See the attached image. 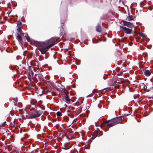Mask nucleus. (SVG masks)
<instances>
[{
	"instance_id": "34",
	"label": "nucleus",
	"mask_w": 153,
	"mask_h": 153,
	"mask_svg": "<svg viewBox=\"0 0 153 153\" xmlns=\"http://www.w3.org/2000/svg\"><path fill=\"white\" fill-rule=\"evenodd\" d=\"M97 90V89H94L93 90V91L94 93H95V92L94 91H95V90Z\"/></svg>"
},
{
	"instance_id": "38",
	"label": "nucleus",
	"mask_w": 153,
	"mask_h": 153,
	"mask_svg": "<svg viewBox=\"0 0 153 153\" xmlns=\"http://www.w3.org/2000/svg\"><path fill=\"white\" fill-rule=\"evenodd\" d=\"M97 131H99L100 130V129L99 128H97Z\"/></svg>"
},
{
	"instance_id": "56",
	"label": "nucleus",
	"mask_w": 153,
	"mask_h": 153,
	"mask_svg": "<svg viewBox=\"0 0 153 153\" xmlns=\"http://www.w3.org/2000/svg\"><path fill=\"white\" fill-rule=\"evenodd\" d=\"M12 69V70H13V69L12 68V69Z\"/></svg>"
},
{
	"instance_id": "16",
	"label": "nucleus",
	"mask_w": 153,
	"mask_h": 153,
	"mask_svg": "<svg viewBox=\"0 0 153 153\" xmlns=\"http://www.w3.org/2000/svg\"><path fill=\"white\" fill-rule=\"evenodd\" d=\"M17 27H18L17 30L18 32L22 30L21 26H17Z\"/></svg>"
},
{
	"instance_id": "49",
	"label": "nucleus",
	"mask_w": 153,
	"mask_h": 153,
	"mask_svg": "<svg viewBox=\"0 0 153 153\" xmlns=\"http://www.w3.org/2000/svg\"><path fill=\"white\" fill-rule=\"evenodd\" d=\"M101 124L102 125V124H103V123H102V124Z\"/></svg>"
},
{
	"instance_id": "3",
	"label": "nucleus",
	"mask_w": 153,
	"mask_h": 153,
	"mask_svg": "<svg viewBox=\"0 0 153 153\" xmlns=\"http://www.w3.org/2000/svg\"><path fill=\"white\" fill-rule=\"evenodd\" d=\"M67 16L66 15L65 16L64 18H63L62 16H61V26H60V33L59 35L60 36H62L63 34V27L64 26V23L65 22V21L66 20V17H67Z\"/></svg>"
},
{
	"instance_id": "45",
	"label": "nucleus",
	"mask_w": 153,
	"mask_h": 153,
	"mask_svg": "<svg viewBox=\"0 0 153 153\" xmlns=\"http://www.w3.org/2000/svg\"><path fill=\"white\" fill-rule=\"evenodd\" d=\"M95 137L93 138V137H92L91 138H92L93 139H94Z\"/></svg>"
},
{
	"instance_id": "39",
	"label": "nucleus",
	"mask_w": 153,
	"mask_h": 153,
	"mask_svg": "<svg viewBox=\"0 0 153 153\" xmlns=\"http://www.w3.org/2000/svg\"><path fill=\"white\" fill-rule=\"evenodd\" d=\"M103 78H104V79H106V77L105 78L104 76L103 77Z\"/></svg>"
},
{
	"instance_id": "22",
	"label": "nucleus",
	"mask_w": 153,
	"mask_h": 153,
	"mask_svg": "<svg viewBox=\"0 0 153 153\" xmlns=\"http://www.w3.org/2000/svg\"><path fill=\"white\" fill-rule=\"evenodd\" d=\"M127 18H128V20L129 21H130L131 20H133V18H131V17H129L128 16L127 17Z\"/></svg>"
},
{
	"instance_id": "53",
	"label": "nucleus",
	"mask_w": 153,
	"mask_h": 153,
	"mask_svg": "<svg viewBox=\"0 0 153 153\" xmlns=\"http://www.w3.org/2000/svg\"><path fill=\"white\" fill-rule=\"evenodd\" d=\"M7 14H9V13H7Z\"/></svg>"
},
{
	"instance_id": "47",
	"label": "nucleus",
	"mask_w": 153,
	"mask_h": 153,
	"mask_svg": "<svg viewBox=\"0 0 153 153\" xmlns=\"http://www.w3.org/2000/svg\"><path fill=\"white\" fill-rule=\"evenodd\" d=\"M58 125H56V127H57V126H58Z\"/></svg>"
},
{
	"instance_id": "8",
	"label": "nucleus",
	"mask_w": 153,
	"mask_h": 153,
	"mask_svg": "<svg viewBox=\"0 0 153 153\" xmlns=\"http://www.w3.org/2000/svg\"><path fill=\"white\" fill-rule=\"evenodd\" d=\"M144 74L146 76H149L151 74V72L148 70H145L144 71Z\"/></svg>"
},
{
	"instance_id": "25",
	"label": "nucleus",
	"mask_w": 153,
	"mask_h": 153,
	"mask_svg": "<svg viewBox=\"0 0 153 153\" xmlns=\"http://www.w3.org/2000/svg\"><path fill=\"white\" fill-rule=\"evenodd\" d=\"M45 79H47V80L49 79H50V76H46L45 77Z\"/></svg>"
},
{
	"instance_id": "35",
	"label": "nucleus",
	"mask_w": 153,
	"mask_h": 153,
	"mask_svg": "<svg viewBox=\"0 0 153 153\" xmlns=\"http://www.w3.org/2000/svg\"><path fill=\"white\" fill-rule=\"evenodd\" d=\"M16 119H15L14 120V121H13V123L14 124H16V123H15V122H16Z\"/></svg>"
},
{
	"instance_id": "54",
	"label": "nucleus",
	"mask_w": 153,
	"mask_h": 153,
	"mask_svg": "<svg viewBox=\"0 0 153 153\" xmlns=\"http://www.w3.org/2000/svg\"><path fill=\"white\" fill-rule=\"evenodd\" d=\"M123 40V39H122V42H123V40Z\"/></svg>"
},
{
	"instance_id": "30",
	"label": "nucleus",
	"mask_w": 153,
	"mask_h": 153,
	"mask_svg": "<svg viewBox=\"0 0 153 153\" xmlns=\"http://www.w3.org/2000/svg\"><path fill=\"white\" fill-rule=\"evenodd\" d=\"M140 49L141 50H143L144 49V48H143L142 46H140Z\"/></svg>"
},
{
	"instance_id": "29",
	"label": "nucleus",
	"mask_w": 153,
	"mask_h": 153,
	"mask_svg": "<svg viewBox=\"0 0 153 153\" xmlns=\"http://www.w3.org/2000/svg\"><path fill=\"white\" fill-rule=\"evenodd\" d=\"M143 55H144L145 56H147V54L146 53H144L143 54Z\"/></svg>"
},
{
	"instance_id": "19",
	"label": "nucleus",
	"mask_w": 153,
	"mask_h": 153,
	"mask_svg": "<svg viewBox=\"0 0 153 153\" xmlns=\"http://www.w3.org/2000/svg\"><path fill=\"white\" fill-rule=\"evenodd\" d=\"M151 90H153V88L152 87H151L150 88L147 89L146 90V91L147 92H149Z\"/></svg>"
},
{
	"instance_id": "17",
	"label": "nucleus",
	"mask_w": 153,
	"mask_h": 153,
	"mask_svg": "<svg viewBox=\"0 0 153 153\" xmlns=\"http://www.w3.org/2000/svg\"><path fill=\"white\" fill-rule=\"evenodd\" d=\"M22 24L21 22L20 21H19L17 23V26H21Z\"/></svg>"
},
{
	"instance_id": "6",
	"label": "nucleus",
	"mask_w": 153,
	"mask_h": 153,
	"mask_svg": "<svg viewBox=\"0 0 153 153\" xmlns=\"http://www.w3.org/2000/svg\"><path fill=\"white\" fill-rule=\"evenodd\" d=\"M64 97L67 103H69L71 102V101L73 102V101L71 99L69 98L68 95L65 92Z\"/></svg>"
},
{
	"instance_id": "33",
	"label": "nucleus",
	"mask_w": 153,
	"mask_h": 153,
	"mask_svg": "<svg viewBox=\"0 0 153 153\" xmlns=\"http://www.w3.org/2000/svg\"><path fill=\"white\" fill-rule=\"evenodd\" d=\"M42 110H45V108H41V107H40Z\"/></svg>"
},
{
	"instance_id": "4",
	"label": "nucleus",
	"mask_w": 153,
	"mask_h": 153,
	"mask_svg": "<svg viewBox=\"0 0 153 153\" xmlns=\"http://www.w3.org/2000/svg\"><path fill=\"white\" fill-rule=\"evenodd\" d=\"M43 111L41 110L36 111V113L30 115L28 117V119L35 118L39 117L42 113Z\"/></svg>"
},
{
	"instance_id": "18",
	"label": "nucleus",
	"mask_w": 153,
	"mask_h": 153,
	"mask_svg": "<svg viewBox=\"0 0 153 153\" xmlns=\"http://www.w3.org/2000/svg\"><path fill=\"white\" fill-rule=\"evenodd\" d=\"M56 115L57 116H62V114L60 111H58L56 113Z\"/></svg>"
},
{
	"instance_id": "50",
	"label": "nucleus",
	"mask_w": 153,
	"mask_h": 153,
	"mask_svg": "<svg viewBox=\"0 0 153 153\" xmlns=\"http://www.w3.org/2000/svg\"><path fill=\"white\" fill-rule=\"evenodd\" d=\"M79 64H77V65H79Z\"/></svg>"
},
{
	"instance_id": "7",
	"label": "nucleus",
	"mask_w": 153,
	"mask_h": 153,
	"mask_svg": "<svg viewBox=\"0 0 153 153\" xmlns=\"http://www.w3.org/2000/svg\"><path fill=\"white\" fill-rule=\"evenodd\" d=\"M123 25L128 27H131L130 26L132 25V24L130 22L123 21Z\"/></svg>"
},
{
	"instance_id": "51",
	"label": "nucleus",
	"mask_w": 153,
	"mask_h": 153,
	"mask_svg": "<svg viewBox=\"0 0 153 153\" xmlns=\"http://www.w3.org/2000/svg\"><path fill=\"white\" fill-rule=\"evenodd\" d=\"M7 14H9V13H7Z\"/></svg>"
},
{
	"instance_id": "12",
	"label": "nucleus",
	"mask_w": 153,
	"mask_h": 153,
	"mask_svg": "<svg viewBox=\"0 0 153 153\" xmlns=\"http://www.w3.org/2000/svg\"><path fill=\"white\" fill-rule=\"evenodd\" d=\"M100 26L98 25L96 27V31L98 32H101L100 31Z\"/></svg>"
},
{
	"instance_id": "24",
	"label": "nucleus",
	"mask_w": 153,
	"mask_h": 153,
	"mask_svg": "<svg viewBox=\"0 0 153 153\" xmlns=\"http://www.w3.org/2000/svg\"><path fill=\"white\" fill-rule=\"evenodd\" d=\"M97 125H95V126H96V127H98V126H97ZM103 125H98V126H99V127H100V128H101L102 127V126H103Z\"/></svg>"
},
{
	"instance_id": "48",
	"label": "nucleus",
	"mask_w": 153,
	"mask_h": 153,
	"mask_svg": "<svg viewBox=\"0 0 153 153\" xmlns=\"http://www.w3.org/2000/svg\"><path fill=\"white\" fill-rule=\"evenodd\" d=\"M94 41L92 40V42L94 43Z\"/></svg>"
},
{
	"instance_id": "5",
	"label": "nucleus",
	"mask_w": 153,
	"mask_h": 153,
	"mask_svg": "<svg viewBox=\"0 0 153 153\" xmlns=\"http://www.w3.org/2000/svg\"><path fill=\"white\" fill-rule=\"evenodd\" d=\"M120 29L124 31L126 34H130L132 33V30L131 29L121 25L120 26Z\"/></svg>"
},
{
	"instance_id": "44",
	"label": "nucleus",
	"mask_w": 153,
	"mask_h": 153,
	"mask_svg": "<svg viewBox=\"0 0 153 153\" xmlns=\"http://www.w3.org/2000/svg\"><path fill=\"white\" fill-rule=\"evenodd\" d=\"M35 108H37V107H36V105H35Z\"/></svg>"
},
{
	"instance_id": "9",
	"label": "nucleus",
	"mask_w": 153,
	"mask_h": 153,
	"mask_svg": "<svg viewBox=\"0 0 153 153\" xmlns=\"http://www.w3.org/2000/svg\"><path fill=\"white\" fill-rule=\"evenodd\" d=\"M16 34H17L16 38L18 39V41L19 42L22 41V39L21 37V35H20L18 33H17Z\"/></svg>"
},
{
	"instance_id": "52",
	"label": "nucleus",
	"mask_w": 153,
	"mask_h": 153,
	"mask_svg": "<svg viewBox=\"0 0 153 153\" xmlns=\"http://www.w3.org/2000/svg\"><path fill=\"white\" fill-rule=\"evenodd\" d=\"M7 14H9V13H7Z\"/></svg>"
},
{
	"instance_id": "13",
	"label": "nucleus",
	"mask_w": 153,
	"mask_h": 153,
	"mask_svg": "<svg viewBox=\"0 0 153 153\" xmlns=\"http://www.w3.org/2000/svg\"><path fill=\"white\" fill-rule=\"evenodd\" d=\"M141 85L143 86V89L144 90L146 91L147 89V86L145 85L144 84V83H142L141 84Z\"/></svg>"
},
{
	"instance_id": "42",
	"label": "nucleus",
	"mask_w": 153,
	"mask_h": 153,
	"mask_svg": "<svg viewBox=\"0 0 153 153\" xmlns=\"http://www.w3.org/2000/svg\"><path fill=\"white\" fill-rule=\"evenodd\" d=\"M10 124H12V122H10Z\"/></svg>"
},
{
	"instance_id": "31",
	"label": "nucleus",
	"mask_w": 153,
	"mask_h": 153,
	"mask_svg": "<svg viewBox=\"0 0 153 153\" xmlns=\"http://www.w3.org/2000/svg\"><path fill=\"white\" fill-rule=\"evenodd\" d=\"M77 119H76V118H75L73 120V122L72 123V124L73 123V122H75V121H76V120Z\"/></svg>"
},
{
	"instance_id": "14",
	"label": "nucleus",
	"mask_w": 153,
	"mask_h": 153,
	"mask_svg": "<svg viewBox=\"0 0 153 153\" xmlns=\"http://www.w3.org/2000/svg\"><path fill=\"white\" fill-rule=\"evenodd\" d=\"M139 35L141 37L143 38H145L147 36L144 33H140Z\"/></svg>"
},
{
	"instance_id": "1",
	"label": "nucleus",
	"mask_w": 153,
	"mask_h": 153,
	"mask_svg": "<svg viewBox=\"0 0 153 153\" xmlns=\"http://www.w3.org/2000/svg\"><path fill=\"white\" fill-rule=\"evenodd\" d=\"M56 39H55L52 38L47 42H37V45L39 46L38 50L41 52L42 54H45L43 57H45V59H47L48 56L46 55V52L50 48L56 43Z\"/></svg>"
},
{
	"instance_id": "37",
	"label": "nucleus",
	"mask_w": 153,
	"mask_h": 153,
	"mask_svg": "<svg viewBox=\"0 0 153 153\" xmlns=\"http://www.w3.org/2000/svg\"><path fill=\"white\" fill-rule=\"evenodd\" d=\"M150 81L152 82H153V80H152V79H150Z\"/></svg>"
},
{
	"instance_id": "15",
	"label": "nucleus",
	"mask_w": 153,
	"mask_h": 153,
	"mask_svg": "<svg viewBox=\"0 0 153 153\" xmlns=\"http://www.w3.org/2000/svg\"><path fill=\"white\" fill-rule=\"evenodd\" d=\"M44 82L48 85H50L51 84V82L49 81H44Z\"/></svg>"
},
{
	"instance_id": "20",
	"label": "nucleus",
	"mask_w": 153,
	"mask_h": 153,
	"mask_svg": "<svg viewBox=\"0 0 153 153\" xmlns=\"http://www.w3.org/2000/svg\"><path fill=\"white\" fill-rule=\"evenodd\" d=\"M80 105V104L79 102H76L74 104V105L75 106H78L79 105Z\"/></svg>"
},
{
	"instance_id": "43",
	"label": "nucleus",
	"mask_w": 153,
	"mask_h": 153,
	"mask_svg": "<svg viewBox=\"0 0 153 153\" xmlns=\"http://www.w3.org/2000/svg\"><path fill=\"white\" fill-rule=\"evenodd\" d=\"M97 123L96 122H95V124H96Z\"/></svg>"
},
{
	"instance_id": "28",
	"label": "nucleus",
	"mask_w": 153,
	"mask_h": 153,
	"mask_svg": "<svg viewBox=\"0 0 153 153\" xmlns=\"http://www.w3.org/2000/svg\"><path fill=\"white\" fill-rule=\"evenodd\" d=\"M113 125H107V127H109V128L111 127H112Z\"/></svg>"
},
{
	"instance_id": "41",
	"label": "nucleus",
	"mask_w": 153,
	"mask_h": 153,
	"mask_svg": "<svg viewBox=\"0 0 153 153\" xmlns=\"http://www.w3.org/2000/svg\"><path fill=\"white\" fill-rule=\"evenodd\" d=\"M4 125H1V126H2V127H3V126H4Z\"/></svg>"
},
{
	"instance_id": "27",
	"label": "nucleus",
	"mask_w": 153,
	"mask_h": 153,
	"mask_svg": "<svg viewBox=\"0 0 153 153\" xmlns=\"http://www.w3.org/2000/svg\"><path fill=\"white\" fill-rule=\"evenodd\" d=\"M92 95H93L92 94V93H91L90 94L88 95L87 97H89V96H92Z\"/></svg>"
},
{
	"instance_id": "11",
	"label": "nucleus",
	"mask_w": 153,
	"mask_h": 153,
	"mask_svg": "<svg viewBox=\"0 0 153 153\" xmlns=\"http://www.w3.org/2000/svg\"><path fill=\"white\" fill-rule=\"evenodd\" d=\"M77 111V112L76 111H74V112L76 114H78L79 113H80L82 111V109L81 108H78L76 109Z\"/></svg>"
},
{
	"instance_id": "36",
	"label": "nucleus",
	"mask_w": 153,
	"mask_h": 153,
	"mask_svg": "<svg viewBox=\"0 0 153 153\" xmlns=\"http://www.w3.org/2000/svg\"><path fill=\"white\" fill-rule=\"evenodd\" d=\"M75 108L74 107H72V109L73 110H74V109Z\"/></svg>"
},
{
	"instance_id": "46",
	"label": "nucleus",
	"mask_w": 153,
	"mask_h": 153,
	"mask_svg": "<svg viewBox=\"0 0 153 153\" xmlns=\"http://www.w3.org/2000/svg\"><path fill=\"white\" fill-rule=\"evenodd\" d=\"M65 107H67V105H65Z\"/></svg>"
},
{
	"instance_id": "21",
	"label": "nucleus",
	"mask_w": 153,
	"mask_h": 153,
	"mask_svg": "<svg viewBox=\"0 0 153 153\" xmlns=\"http://www.w3.org/2000/svg\"><path fill=\"white\" fill-rule=\"evenodd\" d=\"M128 17H131V18H133V19H135V18H136V16H130V15H128Z\"/></svg>"
},
{
	"instance_id": "26",
	"label": "nucleus",
	"mask_w": 153,
	"mask_h": 153,
	"mask_svg": "<svg viewBox=\"0 0 153 153\" xmlns=\"http://www.w3.org/2000/svg\"><path fill=\"white\" fill-rule=\"evenodd\" d=\"M98 107L99 108H101L102 107V105H100L99 104H98Z\"/></svg>"
},
{
	"instance_id": "32",
	"label": "nucleus",
	"mask_w": 153,
	"mask_h": 153,
	"mask_svg": "<svg viewBox=\"0 0 153 153\" xmlns=\"http://www.w3.org/2000/svg\"><path fill=\"white\" fill-rule=\"evenodd\" d=\"M6 121H4L3 123L2 124H6Z\"/></svg>"
},
{
	"instance_id": "55",
	"label": "nucleus",
	"mask_w": 153,
	"mask_h": 153,
	"mask_svg": "<svg viewBox=\"0 0 153 153\" xmlns=\"http://www.w3.org/2000/svg\"><path fill=\"white\" fill-rule=\"evenodd\" d=\"M13 125V126L14 127V126H15V125Z\"/></svg>"
},
{
	"instance_id": "40",
	"label": "nucleus",
	"mask_w": 153,
	"mask_h": 153,
	"mask_svg": "<svg viewBox=\"0 0 153 153\" xmlns=\"http://www.w3.org/2000/svg\"><path fill=\"white\" fill-rule=\"evenodd\" d=\"M35 102H36V103L37 102V101L36 100H35Z\"/></svg>"
},
{
	"instance_id": "23",
	"label": "nucleus",
	"mask_w": 153,
	"mask_h": 153,
	"mask_svg": "<svg viewBox=\"0 0 153 153\" xmlns=\"http://www.w3.org/2000/svg\"><path fill=\"white\" fill-rule=\"evenodd\" d=\"M19 33H19V34L21 35H22L23 33V32L22 31V30L21 31H19Z\"/></svg>"
},
{
	"instance_id": "57",
	"label": "nucleus",
	"mask_w": 153,
	"mask_h": 153,
	"mask_svg": "<svg viewBox=\"0 0 153 153\" xmlns=\"http://www.w3.org/2000/svg\"><path fill=\"white\" fill-rule=\"evenodd\" d=\"M0 4H1V2H0Z\"/></svg>"
},
{
	"instance_id": "10",
	"label": "nucleus",
	"mask_w": 153,
	"mask_h": 153,
	"mask_svg": "<svg viewBox=\"0 0 153 153\" xmlns=\"http://www.w3.org/2000/svg\"><path fill=\"white\" fill-rule=\"evenodd\" d=\"M25 37L27 41L28 42H30V43L31 44V42L30 41V38L28 36V34L26 33V35L25 36Z\"/></svg>"
},
{
	"instance_id": "2",
	"label": "nucleus",
	"mask_w": 153,
	"mask_h": 153,
	"mask_svg": "<svg viewBox=\"0 0 153 153\" xmlns=\"http://www.w3.org/2000/svg\"><path fill=\"white\" fill-rule=\"evenodd\" d=\"M122 121V119L121 117H117L107 120L104 123L107 124H117L121 123Z\"/></svg>"
}]
</instances>
